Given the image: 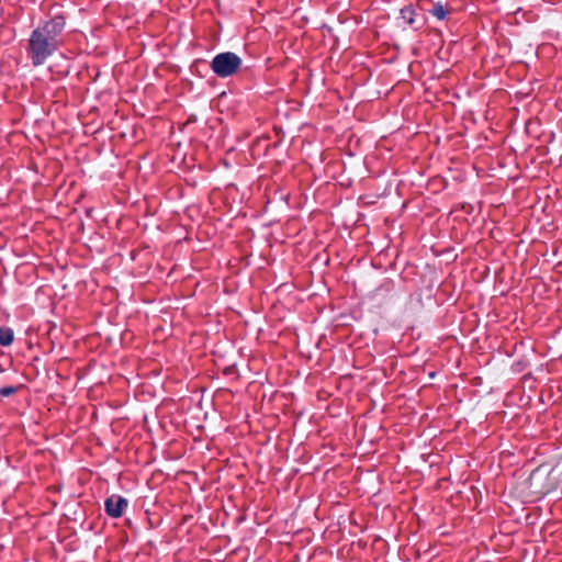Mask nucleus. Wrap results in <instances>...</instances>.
<instances>
[{"mask_svg": "<svg viewBox=\"0 0 562 562\" xmlns=\"http://www.w3.org/2000/svg\"><path fill=\"white\" fill-rule=\"evenodd\" d=\"M13 340V333L10 328L0 327V344L3 346H8Z\"/></svg>", "mask_w": 562, "mask_h": 562, "instance_id": "nucleus-7", "label": "nucleus"}, {"mask_svg": "<svg viewBox=\"0 0 562 562\" xmlns=\"http://www.w3.org/2000/svg\"><path fill=\"white\" fill-rule=\"evenodd\" d=\"M65 26V21L61 16H56L52 19L49 22L45 23L43 26L37 27L43 35L52 38L53 41H57V35L63 31Z\"/></svg>", "mask_w": 562, "mask_h": 562, "instance_id": "nucleus-4", "label": "nucleus"}, {"mask_svg": "<svg viewBox=\"0 0 562 562\" xmlns=\"http://www.w3.org/2000/svg\"><path fill=\"white\" fill-rule=\"evenodd\" d=\"M127 506V501L120 495H112L105 501V510L112 517H120Z\"/></svg>", "mask_w": 562, "mask_h": 562, "instance_id": "nucleus-5", "label": "nucleus"}, {"mask_svg": "<svg viewBox=\"0 0 562 562\" xmlns=\"http://www.w3.org/2000/svg\"><path fill=\"white\" fill-rule=\"evenodd\" d=\"M407 14H413V10L409 7H407V8L402 10V15H403L404 19L407 18Z\"/></svg>", "mask_w": 562, "mask_h": 562, "instance_id": "nucleus-9", "label": "nucleus"}, {"mask_svg": "<svg viewBox=\"0 0 562 562\" xmlns=\"http://www.w3.org/2000/svg\"><path fill=\"white\" fill-rule=\"evenodd\" d=\"M411 15L412 14H407V18H406L409 24H412L414 22V20Z\"/></svg>", "mask_w": 562, "mask_h": 562, "instance_id": "nucleus-10", "label": "nucleus"}, {"mask_svg": "<svg viewBox=\"0 0 562 562\" xmlns=\"http://www.w3.org/2000/svg\"><path fill=\"white\" fill-rule=\"evenodd\" d=\"M548 473L543 468H537L529 475L527 483L530 495H543L549 492L550 487L546 484Z\"/></svg>", "mask_w": 562, "mask_h": 562, "instance_id": "nucleus-3", "label": "nucleus"}, {"mask_svg": "<svg viewBox=\"0 0 562 562\" xmlns=\"http://www.w3.org/2000/svg\"><path fill=\"white\" fill-rule=\"evenodd\" d=\"M428 1L422 2V8L426 10L425 3ZM429 13L436 16L438 20H446L447 16L451 13V8L448 4H442L441 2L431 3V8L427 9Z\"/></svg>", "mask_w": 562, "mask_h": 562, "instance_id": "nucleus-6", "label": "nucleus"}, {"mask_svg": "<svg viewBox=\"0 0 562 562\" xmlns=\"http://www.w3.org/2000/svg\"><path fill=\"white\" fill-rule=\"evenodd\" d=\"M57 49V41L43 35L36 29L32 32L27 43V54L34 66H40Z\"/></svg>", "mask_w": 562, "mask_h": 562, "instance_id": "nucleus-1", "label": "nucleus"}, {"mask_svg": "<svg viewBox=\"0 0 562 562\" xmlns=\"http://www.w3.org/2000/svg\"><path fill=\"white\" fill-rule=\"evenodd\" d=\"M241 66V59L234 53H221L216 55L212 63V70L222 78L233 76Z\"/></svg>", "mask_w": 562, "mask_h": 562, "instance_id": "nucleus-2", "label": "nucleus"}, {"mask_svg": "<svg viewBox=\"0 0 562 562\" xmlns=\"http://www.w3.org/2000/svg\"><path fill=\"white\" fill-rule=\"evenodd\" d=\"M16 389L14 386H5L0 389V395L9 396L13 393H15Z\"/></svg>", "mask_w": 562, "mask_h": 562, "instance_id": "nucleus-8", "label": "nucleus"}]
</instances>
